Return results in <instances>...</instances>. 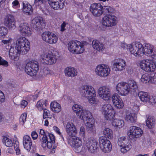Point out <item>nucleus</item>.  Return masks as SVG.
<instances>
[{
  "label": "nucleus",
  "instance_id": "nucleus-1",
  "mask_svg": "<svg viewBox=\"0 0 156 156\" xmlns=\"http://www.w3.org/2000/svg\"><path fill=\"white\" fill-rule=\"evenodd\" d=\"M30 49V43L25 37H20L15 41L13 46L9 50V56L11 59L16 61L20 54L25 55Z\"/></svg>",
  "mask_w": 156,
  "mask_h": 156
},
{
  "label": "nucleus",
  "instance_id": "nucleus-2",
  "mask_svg": "<svg viewBox=\"0 0 156 156\" xmlns=\"http://www.w3.org/2000/svg\"><path fill=\"white\" fill-rule=\"evenodd\" d=\"M72 109L80 119L83 120L86 123L88 131L91 132L94 129V121L92 118L91 113L89 111L83 109L81 106L75 104L72 107Z\"/></svg>",
  "mask_w": 156,
  "mask_h": 156
},
{
  "label": "nucleus",
  "instance_id": "nucleus-3",
  "mask_svg": "<svg viewBox=\"0 0 156 156\" xmlns=\"http://www.w3.org/2000/svg\"><path fill=\"white\" fill-rule=\"evenodd\" d=\"M133 51L135 53V56L138 57L144 55L151 56L155 51V49L153 45L145 43L144 46L140 42H137L134 46Z\"/></svg>",
  "mask_w": 156,
  "mask_h": 156
},
{
  "label": "nucleus",
  "instance_id": "nucleus-4",
  "mask_svg": "<svg viewBox=\"0 0 156 156\" xmlns=\"http://www.w3.org/2000/svg\"><path fill=\"white\" fill-rule=\"evenodd\" d=\"M79 91L82 97L87 99L91 105L96 104V92L95 89L91 85H84L79 88Z\"/></svg>",
  "mask_w": 156,
  "mask_h": 156
},
{
  "label": "nucleus",
  "instance_id": "nucleus-5",
  "mask_svg": "<svg viewBox=\"0 0 156 156\" xmlns=\"http://www.w3.org/2000/svg\"><path fill=\"white\" fill-rule=\"evenodd\" d=\"M40 134L43 135L42 137L41 142V146L43 148L46 149V147L51 148L55 142V138L53 134L48 133V137L45 135L44 131L41 129L40 131Z\"/></svg>",
  "mask_w": 156,
  "mask_h": 156
},
{
  "label": "nucleus",
  "instance_id": "nucleus-6",
  "mask_svg": "<svg viewBox=\"0 0 156 156\" xmlns=\"http://www.w3.org/2000/svg\"><path fill=\"white\" fill-rule=\"evenodd\" d=\"M56 54H58V52L54 51L53 52L48 51L47 52L44 53L41 55V61L42 63L45 64H53L56 62Z\"/></svg>",
  "mask_w": 156,
  "mask_h": 156
},
{
  "label": "nucleus",
  "instance_id": "nucleus-7",
  "mask_svg": "<svg viewBox=\"0 0 156 156\" xmlns=\"http://www.w3.org/2000/svg\"><path fill=\"white\" fill-rule=\"evenodd\" d=\"M98 146V142L96 140L89 139L83 145L82 153H85L88 151L94 153L96 150Z\"/></svg>",
  "mask_w": 156,
  "mask_h": 156
},
{
  "label": "nucleus",
  "instance_id": "nucleus-8",
  "mask_svg": "<svg viewBox=\"0 0 156 156\" xmlns=\"http://www.w3.org/2000/svg\"><path fill=\"white\" fill-rule=\"evenodd\" d=\"M68 49L72 53L80 54L84 50L83 44L78 41H71L68 44Z\"/></svg>",
  "mask_w": 156,
  "mask_h": 156
},
{
  "label": "nucleus",
  "instance_id": "nucleus-9",
  "mask_svg": "<svg viewBox=\"0 0 156 156\" xmlns=\"http://www.w3.org/2000/svg\"><path fill=\"white\" fill-rule=\"evenodd\" d=\"M117 144L120 147L121 151L125 153L129 151L131 148V145L129 140L125 136L119 137L118 139Z\"/></svg>",
  "mask_w": 156,
  "mask_h": 156
},
{
  "label": "nucleus",
  "instance_id": "nucleus-10",
  "mask_svg": "<svg viewBox=\"0 0 156 156\" xmlns=\"http://www.w3.org/2000/svg\"><path fill=\"white\" fill-rule=\"evenodd\" d=\"M140 65L141 69L147 72H153L156 69V65L152 58V60L146 59L141 61Z\"/></svg>",
  "mask_w": 156,
  "mask_h": 156
},
{
  "label": "nucleus",
  "instance_id": "nucleus-11",
  "mask_svg": "<svg viewBox=\"0 0 156 156\" xmlns=\"http://www.w3.org/2000/svg\"><path fill=\"white\" fill-rule=\"evenodd\" d=\"M42 40L51 44H56L58 40L57 36L53 33L46 31L41 34Z\"/></svg>",
  "mask_w": 156,
  "mask_h": 156
},
{
  "label": "nucleus",
  "instance_id": "nucleus-12",
  "mask_svg": "<svg viewBox=\"0 0 156 156\" xmlns=\"http://www.w3.org/2000/svg\"><path fill=\"white\" fill-rule=\"evenodd\" d=\"M68 142L69 144L73 148L76 152L82 153V147H81L82 142L81 139L74 136L71 138Z\"/></svg>",
  "mask_w": 156,
  "mask_h": 156
},
{
  "label": "nucleus",
  "instance_id": "nucleus-13",
  "mask_svg": "<svg viewBox=\"0 0 156 156\" xmlns=\"http://www.w3.org/2000/svg\"><path fill=\"white\" fill-rule=\"evenodd\" d=\"M118 23L117 17L112 15L105 16L102 20V24L106 27H112L116 25Z\"/></svg>",
  "mask_w": 156,
  "mask_h": 156
},
{
  "label": "nucleus",
  "instance_id": "nucleus-14",
  "mask_svg": "<svg viewBox=\"0 0 156 156\" xmlns=\"http://www.w3.org/2000/svg\"><path fill=\"white\" fill-rule=\"evenodd\" d=\"M111 69L109 66L104 64L98 65L95 72L98 76L104 78L107 77L110 74Z\"/></svg>",
  "mask_w": 156,
  "mask_h": 156
},
{
  "label": "nucleus",
  "instance_id": "nucleus-15",
  "mask_svg": "<svg viewBox=\"0 0 156 156\" xmlns=\"http://www.w3.org/2000/svg\"><path fill=\"white\" fill-rule=\"evenodd\" d=\"M98 93L99 97L103 100L108 101L112 98L111 89L106 86L99 87L98 90Z\"/></svg>",
  "mask_w": 156,
  "mask_h": 156
},
{
  "label": "nucleus",
  "instance_id": "nucleus-16",
  "mask_svg": "<svg viewBox=\"0 0 156 156\" xmlns=\"http://www.w3.org/2000/svg\"><path fill=\"white\" fill-rule=\"evenodd\" d=\"M143 134L142 129L140 127L133 126L130 128L127 133V135L131 139L137 138L141 136Z\"/></svg>",
  "mask_w": 156,
  "mask_h": 156
},
{
  "label": "nucleus",
  "instance_id": "nucleus-17",
  "mask_svg": "<svg viewBox=\"0 0 156 156\" xmlns=\"http://www.w3.org/2000/svg\"><path fill=\"white\" fill-rule=\"evenodd\" d=\"M100 147L102 151L105 153H109L112 149V145L110 141L107 139H104L102 137L99 140Z\"/></svg>",
  "mask_w": 156,
  "mask_h": 156
},
{
  "label": "nucleus",
  "instance_id": "nucleus-18",
  "mask_svg": "<svg viewBox=\"0 0 156 156\" xmlns=\"http://www.w3.org/2000/svg\"><path fill=\"white\" fill-rule=\"evenodd\" d=\"M19 31L20 34L23 36H30L32 34V29L30 27L28 24L23 22L20 23Z\"/></svg>",
  "mask_w": 156,
  "mask_h": 156
},
{
  "label": "nucleus",
  "instance_id": "nucleus-19",
  "mask_svg": "<svg viewBox=\"0 0 156 156\" xmlns=\"http://www.w3.org/2000/svg\"><path fill=\"white\" fill-rule=\"evenodd\" d=\"M103 6L101 4L95 3L91 5L90 11L94 16L99 17L103 13Z\"/></svg>",
  "mask_w": 156,
  "mask_h": 156
},
{
  "label": "nucleus",
  "instance_id": "nucleus-20",
  "mask_svg": "<svg viewBox=\"0 0 156 156\" xmlns=\"http://www.w3.org/2000/svg\"><path fill=\"white\" fill-rule=\"evenodd\" d=\"M112 99L114 105L116 108L121 109L123 107V101L118 94H113L112 97Z\"/></svg>",
  "mask_w": 156,
  "mask_h": 156
},
{
  "label": "nucleus",
  "instance_id": "nucleus-21",
  "mask_svg": "<svg viewBox=\"0 0 156 156\" xmlns=\"http://www.w3.org/2000/svg\"><path fill=\"white\" fill-rule=\"evenodd\" d=\"M126 65V62L124 60L119 59L114 61L113 66L115 71H121L125 69Z\"/></svg>",
  "mask_w": 156,
  "mask_h": 156
},
{
  "label": "nucleus",
  "instance_id": "nucleus-22",
  "mask_svg": "<svg viewBox=\"0 0 156 156\" xmlns=\"http://www.w3.org/2000/svg\"><path fill=\"white\" fill-rule=\"evenodd\" d=\"M67 133L70 136H75L77 133L76 129L73 124L71 122H66L64 124Z\"/></svg>",
  "mask_w": 156,
  "mask_h": 156
},
{
  "label": "nucleus",
  "instance_id": "nucleus-23",
  "mask_svg": "<svg viewBox=\"0 0 156 156\" xmlns=\"http://www.w3.org/2000/svg\"><path fill=\"white\" fill-rule=\"evenodd\" d=\"M5 25L10 30H13L16 27V21L13 16L8 15L5 21Z\"/></svg>",
  "mask_w": 156,
  "mask_h": 156
},
{
  "label": "nucleus",
  "instance_id": "nucleus-24",
  "mask_svg": "<svg viewBox=\"0 0 156 156\" xmlns=\"http://www.w3.org/2000/svg\"><path fill=\"white\" fill-rule=\"evenodd\" d=\"M43 24V19L40 16L35 17L32 21V24L33 27L36 30L41 28Z\"/></svg>",
  "mask_w": 156,
  "mask_h": 156
},
{
  "label": "nucleus",
  "instance_id": "nucleus-25",
  "mask_svg": "<svg viewBox=\"0 0 156 156\" xmlns=\"http://www.w3.org/2000/svg\"><path fill=\"white\" fill-rule=\"evenodd\" d=\"M23 144L24 148L28 151H30L32 143L31 138L29 136L26 135L23 136Z\"/></svg>",
  "mask_w": 156,
  "mask_h": 156
},
{
  "label": "nucleus",
  "instance_id": "nucleus-26",
  "mask_svg": "<svg viewBox=\"0 0 156 156\" xmlns=\"http://www.w3.org/2000/svg\"><path fill=\"white\" fill-rule=\"evenodd\" d=\"M92 45L94 49L99 51H102L105 48L104 45L97 40H94L92 41Z\"/></svg>",
  "mask_w": 156,
  "mask_h": 156
},
{
  "label": "nucleus",
  "instance_id": "nucleus-27",
  "mask_svg": "<svg viewBox=\"0 0 156 156\" xmlns=\"http://www.w3.org/2000/svg\"><path fill=\"white\" fill-rule=\"evenodd\" d=\"M65 75L68 77H73L77 74L76 70L73 67H68L65 70Z\"/></svg>",
  "mask_w": 156,
  "mask_h": 156
},
{
  "label": "nucleus",
  "instance_id": "nucleus-28",
  "mask_svg": "<svg viewBox=\"0 0 156 156\" xmlns=\"http://www.w3.org/2000/svg\"><path fill=\"white\" fill-rule=\"evenodd\" d=\"M137 42L133 43L131 44H127L126 43H122L121 44V46L124 49H129L130 53L135 56V52L133 51L134 46L136 44Z\"/></svg>",
  "mask_w": 156,
  "mask_h": 156
},
{
  "label": "nucleus",
  "instance_id": "nucleus-29",
  "mask_svg": "<svg viewBox=\"0 0 156 156\" xmlns=\"http://www.w3.org/2000/svg\"><path fill=\"white\" fill-rule=\"evenodd\" d=\"M65 1H57L49 4L52 8L55 10H58L59 9H62L64 6V2Z\"/></svg>",
  "mask_w": 156,
  "mask_h": 156
},
{
  "label": "nucleus",
  "instance_id": "nucleus-30",
  "mask_svg": "<svg viewBox=\"0 0 156 156\" xmlns=\"http://www.w3.org/2000/svg\"><path fill=\"white\" fill-rule=\"evenodd\" d=\"M138 95L140 99L142 101L147 102L148 101L150 95L146 92L140 91L139 92Z\"/></svg>",
  "mask_w": 156,
  "mask_h": 156
},
{
  "label": "nucleus",
  "instance_id": "nucleus-31",
  "mask_svg": "<svg viewBox=\"0 0 156 156\" xmlns=\"http://www.w3.org/2000/svg\"><path fill=\"white\" fill-rule=\"evenodd\" d=\"M51 110L55 112H59L61 110L60 105L56 101H53L50 104Z\"/></svg>",
  "mask_w": 156,
  "mask_h": 156
},
{
  "label": "nucleus",
  "instance_id": "nucleus-32",
  "mask_svg": "<svg viewBox=\"0 0 156 156\" xmlns=\"http://www.w3.org/2000/svg\"><path fill=\"white\" fill-rule=\"evenodd\" d=\"M31 66L30 62H28L25 66V71L28 75L31 76H34L36 74L34 71V69H32Z\"/></svg>",
  "mask_w": 156,
  "mask_h": 156
},
{
  "label": "nucleus",
  "instance_id": "nucleus-33",
  "mask_svg": "<svg viewBox=\"0 0 156 156\" xmlns=\"http://www.w3.org/2000/svg\"><path fill=\"white\" fill-rule=\"evenodd\" d=\"M136 116L135 113H127L125 117L126 120L128 122L133 123L136 122Z\"/></svg>",
  "mask_w": 156,
  "mask_h": 156
},
{
  "label": "nucleus",
  "instance_id": "nucleus-34",
  "mask_svg": "<svg viewBox=\"0 0 156 156\" xmlns=\"http://www.w3.org/2000/svg\"><path fill=\"white\" fill-rule=\"evenodd\" d=\"M103 133L105 137L109 139L113 138V133L112 129L108 128H105L103 130Z\"/></svg>",
  "mask_w": 156,
  "mask_h": 156
},
{
  "label": "nucleus",
  "instance_id": "nucleus-35",
  "mask_svg": "<svg viewBox=\"0 0 156 156\" xmlns=\"http://www.w3.org/2000/svg\"><path fill=\"white\" fill-rule=\"evenodd\" d=\"M146 124L147 126L149 129H151L153 128L155 124V119L153 117L149 116L146 120Z\"/></svg>",
  "mask_w": 156,
  "mask_h": 156
},
{
  "label": "nucleus",
  "instance_id": "nucleus-36",
  "mask_svg": "<svg viewBox=\"0 0 156 156\" xmlns=\"http://www.w3.org/2000/svg\"><path fill=\"white\" fill-rule=\"evenodd\" d=\"M112 125L113 126L119 128H121L124 125V122L121 119H115L112 122Z\"/></svg>",
  "mask_w": 156,
  "mask_h": 156
},
{
  "label": "nucleus",
  "instance_id": "nucleus-37",
  "mask_svg": "<svg viewBox=\"0 0 156 156\" xmlns=\"http://www.w3.org/2000/svg\"><path fill=\"white\" fill-rule=\"evenodd\" d=\"M114 110L112 106L110 104H105L102 107V112L103 115L107 114Z\"/></svg>",
  "mask_w": 156,
  "mask_h": 156
},
{
  "label": "nucleus",
  "instance_id": "nucleus-38",
  "mask_svg": "<svg viewBox=\"0 0 156 156\" xmlns=\"http://www.w3.org/2000/svg\"><path fill=\"white\" fill-rule=\"evenodd\" d=\"M23 11L24 13L27 14V15H30L33 12L32 7L30 5L23 4Z\"/></svg>",
  "mask_w": 156,
  "mask_h": 156
},
{
  "label": "nucleus",
  "instance_id": "nucleus-39",
  "mask_svg": "<svg viewBox=\"0 0 156 156\" xmlns=\"http://www.w3.org/2000/svg\"><path fill=\"white\" fill-rule=\"evenodd\" d=\"M2 137V142L6 147H10L12 146L13 143L11 139L4 136Z\"/></svg>",
  "mask_w": 156,
  "mask_h": 156
},
{
  "label": "nucleus",
  "instance_id": "nucleus-40",
  "mask_svg": "<svg viewBox=\"0 0 156 156\" xmlns=\"http://www.w3.org/2000/svg\"><path fill=\"white\" fill-rule=\"evenodd\" d=\"M127 83L124 82H121L118 83L116 86L115 90L116 91L118 95H119L121 92V90L124 87V86L126 85Z\"/></svg>",
  "mask_w": 156,
  "mask_h": 156
},
{
  "label": "nucleus",
  "instance_id": "nucleus-41",
  "mask_svg": "<svg viewBox=\"0 0 156 156\" xmlns=\"http://www.w3.org/2000/svg\"><path fill=\"white\" fill-rule=\"evenodd\" d=\"M119 94L120 95L126 96L128 94L130 91V89L129 85L128 83H127L125 86H124V88H123Z\"/></svg>",
  "mask_w": 156,
  "mask_h": 156
},
{
  "label": "nucleus",
  "instance_id": "nucleus-42",
  "mask_svg": "<svg viewBox=\"0 0 156 156\" xmlns=\"http://www.w3.org/2000/svg\"><path fill=\"white\" fill-rule=\"evenodd\" d=\"M30 62L32 69H34V71L35 72L36 75L39 68L38 63L37 61L34 60L30 61Z\"/></svg>",
  "mask_w": 156,
  "mask_h": 156
},
{
  "label": "nucleus",
  "instance_id": "nucleus-43",
  "mask_svg": "<svg viewBox=\"0 0 156 156\" xmlns=\"http://www.w3.org/2000/svg\"><path fill=\"white\" fill-rule=\"evenodd\" d=\"M140 80L144 83H151V74L149 75L147 73L144 74L141 76Z\"/></svg>",
  "mask_w": 156,
  "mask_h": 156
},
{
  "label": "nucleus",
  "instance_id": "nucleus-44",
  "mask_svg": "<svg viewBox=\"0 0 156 156\" xmlns=\"http://www.w3.org/2000/svg\"><path fill=\"white\" fill-rule=\"evenodd\" d=\"M115 110L112 111L108 113L107 114H104V116L105 118L109 120H112L115 117Z\"/></svg>",
  "mask_w": 156,
  "mask_h": 156
},
{
  "label": "nucleus",
  "instance_id": "nucleus-45",
  "mask_svg": "<svg viewBox=\"0 0 156 156\" xmlns=\"http://www.w3.org/2000/svg\"><path fill=\"white\" fill-rule=\"evenodd\" d=\"M8 30L5 27H0V38L5 36L8 33Z\"/></svg>",
  "mask_w": 156,
  "mask_h": 156
},
{
  "label": "nucleus",
  "instance_id": "nucleus-46",
  "mask_svg": "<svg viewBox=\"0 0 156 156\" xmlns=\"http://www.w3.org/2000/svg\"><path fill=\"white\" fill-rule=\"evenodd\" d=\"M27 117V114L26 113H23L20 116V124L23 125L25 122L26 121Z\"/></svg>",
  "mask_w": 156,
  "mask_h": 156
},
{
  "label": "nucleus",
  "instance_id": "nucleus-47",
  "mask_svg": "<svg viewBox=\"0 0 156 156\" xmlns=\"http://www.w3.org/2000/svg\"><path fill=\"white\" fill-rule=\"evenodd\" d=\"M13 146L16 155H19L20 154L21 151L19 148V142L18 141H15L13 144Z\"/></svg>",
  "mask_w": 156,
  "mask_h": 156
},
{
  "label": "nucleus",
  "instance_id": "nucleus-48",
  "mask_svg": "<svg viewBox=\"0 0 156 156\" xmlns=\"http://www.w3.org/2000/svg\"><path fill=\"white\" fill-rule=\"evenodd\" d=\"M44 104V100L41 99L38 101L36 105V107L40 111L43 109V105Z\"/></svg>",
  "mask_w": 156,
  "mask_h": 156
},
{
  "label": "nucleus",
  "instance_id": "nucleus-49",
  "mask_svg": "<svg viewBox=\"0 0 156 156\" xmlns=\"http://www.w3.org/2000/svg\"><path fill=\"white\" fill-rule=\"evenodd\" d=\"M128 84L129 85L130 90L131 89L135 91L138 88L136 82L133 80L130 81Z\"/></svg>",
  "mask_w": 156,
  "mask_h": 156
},
{
  "label": "nucleus",
  "instance_id": "nucleus-50",
  "mask_svg": "<svg viewBox=\"0 0 156 156\" xmlns=\"http://www.w3.org/2000/svg\"><path fill=\"white\" fill-rule=\"evenodd\" d=\"M103 10L106 13H112L114 12V9L112 7L109 6H106L103 7Z\"/></svg>",
  "mask_w": 156,
  "mask_h": 156
},
{
  "label": "nucleus",
  "instance_id": "nucleus-51",
  "mask_svg": "<svg viewBox=\"0 0 156 156\" xmlns=\"http://www.w3.org/2000/svg\"><path fill=\"white\" fill-rule=\"evenodd\" d=\"M2 65L7 67L9 66V63L7 61L3 59L2 57L0 56V66Z\"/></svg>",
  "mask_w": 156,
  "mask_h": 156
},
{
  "label": "nucleus",
  "instance_id": "nucleus-52",
  "mask_svg": "<svg viewBox=\"0 0 156 156\" xmlns=\"http://www.w3.org/2000/svg\"><path fill=\"white\" fill-rule=\"evenodd\" d=\"M151 83L156 84V73L151 74Z\"/></svg>",
  "mask_w": 156,
  "mask_h": 156
},
{
  "label": "nucleus",
  "instance_id": "nucleus-53",
  "mask_svg": "<svg viewBox=\"0 0 156 156\" xmlns=\"http://www.w3.org/2000/svg\"><path fill=\"white\" fill-rule=\"evenodd\" d=\"M20 6V4L17 0L14 1L12 3V7L14 9H17Z\"/></svg>",
  "mask_w": 156,
  "mask_h": 156
},
{
  "label": "nucleus",
  "instance_id": "nucleus-54",
  "mask_svg": "<svg viewBox=\"0 0 156 156\" xmlns=\"http://www.w3.org/2000/svg\"><path fill=\"white\" fill-rule=\"evenodd\" d=\"M53 128V130L56 133L59 135L63 140H64V139L63 137L62 133L60 132L59 129L57 127L55 126H54Z\"/></svg>",
  "mask_w": 156,
  "mask_h": 156
},
{
  "label": "nucleus",
  "instance_id": "nucleus-55",
  "mask_svg": "<svg viewBox=\"0 0 156 156\" xmlns=\"http://www.w3.org/2000/svg\"><path fill=\"white\" fill-rule=\"evenodd\" d=\"M148 102L152 105L155 104L156 103V98L155 97L150 95V98H149Z\"/></svg>",
  "mask_w": 156,
  "mask_h": 156
},
{
  "label": "nucleus",
  "instance_id": "nucleus-56",
  "mask_svg": "<svg viewBox=\"0 0 156 156\" xmlns=\"http://www.w3.org/2000/svg\"><path fill=\"white\" fill-rule=\"evenodd\" d=\"M43 73L44 76H46L49 74H51L52 72L48 68H44L43 69Z\"/></svg>",
  "mask_w": 156,
  "mask_h": 156
},
{
  "label": "nucleus",
  "instance_id": "nucleus-57",
  "mask_svg": "<svg viewBox=\"0 0 156 156\" xmlns=\"http://www.w3.org/2000/svg\"><path fill=\"white\" fill-rule=\"evenodd\" d=\"M50 115L49 111L46 109L44 110L43 118L45 119L48 117Z\"/></svg>",
  "mask_w": 156,
  "mask_h": 156
},
{
  "label": "nucleus",
  "instance_id": "nucleus-58",
  "mask_svg": "<svg viewBox=\"0 0 156 156\" xmlns=\"http://www.w3.org/2000/svg\"><path fill=\"white\" fill-rule=\"evenodd\" d=\"M5 100V97L3 93L0 90V103L3 102Z\"/></svg>",
  "mask_w": 156,
  "mask_h": 156
},
{
  "label": "nucleus",
  "instance_id": "nucleus-59",
  "mask_svg": "<svg viewBox=\"0 0 156 156\" xmlns=\"http://www.w3.org/2000/svg\"><path fill=\"white\" fill-rule=\"evenodd\" d=\"M85 129L84 127L81 126L80 129V134L82 136L84 137L85 135Z\"/></svg>",
  "mask_w": 156,
  "mask_h": 156
},
{
  "label": "nucleus",
  "instance_id": "nucleus-60",
  "mask_svg": "<svg viewBox=\"0 0 156 156\" xmlns=\"http://www.w3.org/2000/svg\"><path fill=\"white\" fill-rule=\"evenodd\" d=\"M31 136L33 139L35 140L38 137V134L36 131H34L32 132Z\"/></svg>",
  "mask_w": 156,
  "mask_h": 156
},
{
  "label": "nucleus",
  "instance_id": "nucleus-61",
  "mask_svg": "<svg viewBox=\"0 0 156 156\" xmlns=\"http://www.w3.org/2000/svg\"><path fill=\"white\" fill-rule=\"evenodd\" d=\"M28 103L27 101L24 100H22L20 103L21 107L22 108H24L27 106Z\"/></svg>",
  "mask_w": 156,
  "mask_h": 156
},
{
  "label": "nucleus",
  "instance_id": "nucleus-62",
  "mask_svg": "<svg viewBox=\"0 0 156 156\" xmlns=\"http://www.w3.org/2000/svg\"><path fill=\"white\" fill-rule=\"evenodd\" d=\"M66 23L65 22H64L63 23L61 24V29L60 30V31L61 32H63L66 30L65 27L66 26Z\"/></svg>",
  "mask_w": 156,
  "mask_h": 156
},
{
  "label": "nucleus",
  "instance_id": "nucleus-63",
  "mask_svg": "<svg viewBox=\"0 0 156 156\" xmlns=\"http://www.w3.org/2000/svg\"><path fill=\"white\" fill-rule=\"evenodd\" d=\"M139 109V107L137 105H134L133 110L135 112H138Z\"/></svg>",
  "mask_w": 156,
  "mask_h": 156
},
{
  "label": "nucleus",
  "instance_id": "nucleus-64",
  "mask_svg": "<svg viewBox=\"0 0 156 156\" xmlns=\"http://www.w3.org/2000/svg\"><path fill=\"white\" fill-rule=\"evenodd\" d=\"M42 0H35L34 4L36 5H39L42 3Z\"/></svg>",
  "mask_w": 156,
  "mask_h": 156
}]
</instances>
